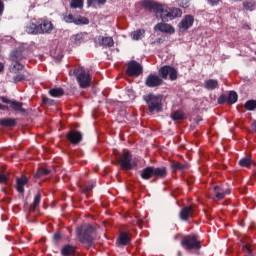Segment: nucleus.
I'll use <instances>...</instances> for the list:
<instances>
[{
	"label": "nucleus",
	"mask_w": 256,
	"mask_h": 256,
	"mask_svg": "<svg viewBox=\"0 0 256 256\" xmlns=\"http://www.w3.org/2000/svg\"><path fill=\"white\" fill-rule=\"evenodd\" d=\"M13 69L16 71H23V65L16 61L13 65Z\"/></svg>",
	"instance_id": "obj_43"
},
{
	"label": "nucleus",
	"mask_w": 256,
	"mask_h": 256,
	"mask_svg": "<svg viewBox=\"0 0 256 256\" xmlns=\"http://www.w3.org/2000/svg\"><path fill=\"white\" fill-rule=\"evenodd\" d=\"M63 21H65V23L75 24V16H73V14H65L63 17Z\"/></svg>",
	"instance_id": "obj_38"
},
{
	"label": "nucleus",
	"mask_w": 256,
	"mask_h": 256,
	"mask_svg": "<svg viewBox=\"0 0 256 256\" xmlns=\"http://www.w3.org/2000/svg\"><path fill=\"white\" fill-rule=\"evenodd\" d=\"M154 30L160 31V33H167L168 35H173V33H175V27L163 22L156 24Z\"/></svg>",
	"instance_id": "obj_12"
},
{
	"label": "nucleus",
	"mask_w": 256,
	"mask_h": 256,
	"mask_svg": "<svg viewBox=\"0 0 256 256\" xmlns=\"http://www.w3.org/2000/svg\"><path fill=\"white\" fill-rule=\"evenodd\" d=\"M98 2L99 5H105V3L107 2V0H87V4L89 5V7H91V5H93V3Z\"/></svg>",
	"instance_id": "obj_41"
},
{
	"label": "nucleus",
	"mask_w": 256,
	"mask_h": 256,
	"mask_svg": "<svg viewBox=\"0 0 256 256\" xmlns=\"http://www.w3.org/2000/svg\"><path fill=\"white\" fill-rule=\"evenodd\" d=\"M91 189H93V184L86 186L83 191H91Z\"/></svg>",
	"instance_id": "obj_50"
},
{
	"label": "nucleus",
	"mask_w": 256,
	"mask_h": 256,
	"mask_svg": "<svg viewBox=\"0 0 256 256\" xmlns=\"http://www.w3.org/2000/svg\"><path fill=\"white\" fill-rule=\"evenodd\" d=\"M178 5L180 7H183L184 9H187V7H189V1H187V0H178Z\"/></svg>",
	"instance_id": "obj_42"
},
{
	"label": "nucleus",
	"mask_w": 256,
	"mask_h": 256,
	"mask_svg": "<svg viewBox=\"0 0 256 256\" xmlns=\"http://www.w3.org/2000/svg\"><path fill=\"white\" fill-rule=\"evenodd\" d=\"M237 99H238L237 92L231 91L228 95L227 103H229L230 105H233V103H237Z\"/></svg>",
	"instance_id": "obj_32"
},
{
	"label": "nucleus",
	"mask_w": 256,
	"mask_h": 256,
	"mask_svg": "<svg viewBox=\"0 0 256 256\" xmlns=\"http://www.w3.org/2000/svg\"><path fill=\"white\" fill-rule=\"evenodd\" d=\"M144 101L147 103L150 113H159V111L163 110L161 95L147 94L144 96Z\"/></svg>",
	"instance_id": "obj_3"
},
{
	"label": "nucleus",
	"mask_w": 256,
	"mask_h": 256,
	"mask_svg": "<svg viewBox=\"0 0 256 256\" xmlns=\"http://www.w3.org/2000/svg\"><path fill=\"white\" fill-rule=\"evenodd\" d=\"M119 243L120 245H129V243H131V238L129 237V234L121 232L119 236Z\"/></svg>",
	"instance_id": "obj_25"
},
{
	"label": "nucleus",
	"mask_w": 256,
	"mask_h": 256,
	"mask_svg": "<svg viewBox=\"0 0 256 256\" xmlns=\"http://www.w3.org/2000/svg\"><path fill=\"white\" fill-rule=\"evenodd\" d=\"M0 125L2 127H15L17 120L15 118H2L0 119Z\"/></svg>",
	"instance_id": "obj_20"
},
{
	"label": "nucleus",
	"mask_w": 256,
	"mask_h": 256,
	"mask_svg": "<svg viewBox=\"0 0 256 256\" xmlns=\"http://www.w3.org/2000/svg\"><path fill=\"white\" fill-rule=\"evenodd\" d=\"M154 177H158V179H165L167 177V169L165 167L155 168L153 167Z\"/></svg>",
	"instance_id": "obj_21"
},
{
	"label": "nucleus",
	"mask_w": 256,
	"mask_h": 256,
	"mask_svg": "<svg viewBox=\"0 0 256 256\" xmlns=\"http://www.w3.org/2000/svg\"><path fill=\"white\" fill-rule=\"evenodd\" d=\"M244 251H246V253H248V255H252L253 252L251 251V248L249 247V244H246L243 246Z\"/></svg>",
	"instance_id": "obj_45"
},
{
	"label": "nucleus",
	"mask_w": 256,
	"mask_h": 256,
	"mask_svg": "<svg viewBox=\"0 0 256 256\" xmlns=\"http://www.w3.org/2000/svg\"><path fill=\"white\" fill-rule=\"evenodd\" d=\"M12 60L17 61V58H15V56H12Z\"/></svg>",
	"instance_id": "obj_54"
},
{
	"label": "nucleus",
	"mask_w": 256,
	"mask_h": 256,
	"mask_svg": "<svg viewBox=\"0 0 256 256\" xmlns=\"http://www.w3.org/2000/svg\"><path fill=\"white\" fill-rule=\"evenodd\" d=\"M2 103H6L7 105H10L11 109L14 111H18V113L25 114L27 113V110L23 108V103L17 102L15 100H9L6 97L1 98Z\"/></svg>",
	"instance_id": "obj_9"
},
{
	"label": "nucleus",
	"mask_w": 256,
	"mask_h": 256,
	"mask_svg": "<svg viewBox=\"0 0 256 256\" xmlns=\"http://www.w3.org/2000/svg\"><path fill=\"white\" fill-rule=\"evenodd\" d=\"M171 119H173V121H181V119H185V114L179 110L175 111L171 114Z\"/></svg>",
	"instance_id": "obj_29"
},
{
	"label": "nucleus",
	"mask_w": 256,
	"mask_h": 256,
	"mask_svg": "<svg viewBox=\"0 0 256 256\" xmlns=\"http://www.w3.org/2000/svg\"><path fill=\"white\" fill-rule=\"evenodd\" d=\"M126 73L129 75V77H139V75L143 73V67L141 64L137 63V61H131L128 64Z\"/></svg>",
	"instance_id": "obj_7"
},
{
	"label": "nucleus",
	"mask_w": 256,
	"mask_h": 256,
	"mask_svg": "<svg viewBox=\"0 0 256 256\" xmlns=\"http://www.w3.org/2000/svg\"><path fill=\"white\" fill-rule=\"evenodd\" d=\"M159 73L162 79H167L169 77L170 81H176L177 79V70L171 66H163L160 68Z\"/></svg>",
	"instance_id": "obj_8"
},
{
	"label": "nucleus",
	"mask_w": 256,
	"mask_h": 256,
	"mask_svg": "<svg viewBox=\"0 0 256 256\" xmlns=\"http://www.w3.org/2000/svg\"><path fill=\"white\" fill-rule=\"evenodd\" d=\"M39 203H41V193L38 192L34 197L33 204L31 205V211H35V209L39 207Z\"/></svg>",
	"instance_id": "obj_30"
},
{
	"label": "nucleus",
	"mask_w": 256,
	"mask_h": 256,
	"mask_svg": "<svg viewBox=\"0 0 256 256\" xmlns=\"http://www.w3.org/2000/svg\"><path fill=\"white\" fill-rule=\"evenodd\" d=\"M17 191L18 193H24L25 192V185L29 183V178L27 177H22V178H17Z\"/></svg>",
	"instance_id": "obj_19"
},
{
	"label": "nucleus",
	"mask_w": 256,
	"mask_h": 256,
	"mask_svg": "<svg viewBox=\"0 0 256 256\" xmlns=\"http://www.w3.org/2000/svg\"><path fill=\"white\" fill-rule=\"evenodd\" d=\"M245 109H247V111H253L254 109H256V100H249L245 103Z\"/></svg>",
	"instance_id": "obj_34"
},
{
	"label": "nucleus",
	"mask_w": 256,
	"mask_h": 256,
	"mask_svg": "<svg viewBox=\"0 0 256 256\" xmlns=\"http://www.w3.org/2000/svg\"><path fill=\"white\" fill-rule=\"evenodd\" d=\"M244 7H245V9H253V7H255V3L246 2V3H244Z\"/></svg>",
	"instance_id": "obj_44"
},
{
	"label": "nucleus",
	"mask_w": 256,
	"mask_h": 256,
	"mask_svg": "<svg viewBox=\"0 0 256 256\" xmlns=\"http://www.w3.org/2000/svg\"><path fill=\"white\" fill-rule=\"evenodd\" d=\"M143 35H145V30H137L132 33V39L134 41H139V39H141V37H143Z\"/></svg>",
	"instance_id": "obj_33"
},
{
	"label": "nucleus",
	"mask_w": 256,
	"mask_h": 256,
	"mask_svg": "<svg viewBox=\"0 0 256 256\" xmlns=\"http://www.w3.org/2000/svg\"><path fill=\"white\" fill-rule=\"evenodd\" d=\"M183 12L179 8H170V18L169 21H173L176 17H181Z\"/></svg>",
	"instance_id": "obj_27"
},
{
	"label": "nucleus",
	"mask_w": 256,
	"mask_h": 256,
	"mask_svg": "<svg viewBox=\"0 0 256 256\" xmlns=\"http://www.w3.org/2000/svg\"><path fill=\"white\" fill-rule=\"evenodd\" d=\"M5 181H7V176L0 172V183H5Z\"/></svg>",
	"instance_id": "obj_46"
},
{
	"label": "nucleus",
	"mask_w": 256,
	"mask_h": 256,
	"mask_svg": "<svg viewBox=\"0 0 256 256\" xmlns=\"http://www.w3.org/2000/svg\"><path fill=\"white\" fill-rule=\"evenodd\" d=\"M193 217V207L188 206L181 210L180 212V219L182 221H187V219Z\"/></svg>",
	"instance_id": "obj_17"
},
{
	"label": "nucleus",
	"mask_w": 256,
	"mask_h": 256,
	"mask_svg": "<svg viewBox=\"0 0 256 256\" xmlns=\"http://www.w3.org/2000/svg\"><path fill=\"white\" fill-rule=\"evenodd\" d=\"M212 5H218L220 0H208Z\"/></svg>",
	"instance_id": "obj_48"
},
{
	"label": "nucleus",
	"mask_w": 256,
	"mask_h": 256,
	"mask_svg": "<svg viewBox=\"0 0 256 256\" xmlns=\"http://www.w3.org/2000/svg\"><path fill=\"white\" fill-rule=\"evenodd\" d=\"M54 239H55V241H59V239H61V234H59V233L55 234Z\"/></svg>",
	"instance_id": "obj_51"
},
{
	"label": "nucleus",
	"mask_w": 256,
	"mask_h": 256,
	"mask_svg": "<svg viewBox=\"0 0 256 256\" xmlns=\"http://www.w3.org/2000/svg\"><path fill=\"white\" fill-rule=\"evenodd\" d=\"M85 39V35L83 33H78V34H75L73 35L71 38H70V41L71 43H73L74 45H81V43H83Z\"/></svg>",
	"instance_id": "obj_22"
},
{
	"label": "nucleus",
	"mask_w": 256,
	"mask_h": 256,
	"mask_svg": "<svg viewBox=\"0 0 256 256\" xmlns=\"http://www.w3.org/2000/svg\"><path fill=\"white\" fill-rule=\"evenodd\" d=\"M218 102H219V103H225V96H220V97L218 98Z\"/></svg>",
	"instance_id": "obj_49"
},
{
	"label": "nucleus",
	"mask_w": 256,
	"mask_h": 256,
	"mask_svg": "<svg viewBox=\"0 0 256 256\" xmlns=\"http://www.w3.org/2000/svg\"><path fill=\"white\" fill-rule=\"evenodd\" d=\"M0 109H2L3 111H7V109H9V107L6 106V105H1L0 104Z\"/></svg>",
	"instance_id": "obj_52"
},
{
	"label": "nucleus",
	"mask_w": 256,
	"mask_h": 256,
	"mask_svg": "<svg viewBox=\"0 0 256 256\" xmlns=\"http://www.w3.org/2000/svg\"><path fill=\"white\" fill-rule=\"evenodd\" d=\"M71 7L73 9H81L83 7V0H71Z\"/></svg>",
	"instance_id": "obj_35"
},
{
	"label": "nucleus",
	"mask_w": 256,
	"mask_h": 256,
	"mask_svg": "<svg viewBox=\"0 0 256 256\" xmlns=\"http://www.w3.org/2000/svg\"><path fill=\"white\" fill-rule=\"evenodd\" d=\"M27 79V75L25 74H18L14 77L15 83H21V81H25Z\"/></svg>",
	"instance_id": "obj_39"
},
{
	"label": "nucleus",
	"mask_w": 256,
	"mask_h": 256,
	"mask_svg": "<svg viewBox=\"0 0 256 256\" xmlns=\"http://www.w3.org/2000/svg\"><path fill=\"white\" fill-rule=\"evenodd\" d=\"M142 179H151V177H155L153 173V167L144 168L141 172Z\"/></svg>",
	"instance_id": "obj_24"
},
{
	"label": "nucleus",
	"mask_w": 256,
	"mask_h": 256,
	"mask_svg": "<svg viewBox=\"0 0 256 256\" xmlns=\"http://www.w3.org/2000/svg\"><path fill=\"white\" fill-rule=\"evenodd\" d=\"M172 167L175 169V171H183L185 169V165L181 163H174L172 164Z\"/></svg>",
	"instance_id": "obj_40"
},
{
	"label": "nucleus",
	"mask_w": 256,
	"mask_h": 256,
	"mask_svg": "<svg viewBox=\"0 0 256 256\" xmlns=\"http://www.w3.org/2000/svg\"><path fill=\"white\" fill-rule=\"evenodd\" d=\"M142 5L146 9L153 11L156 17H160L162 21H169L171 8H169L167 5L159 4L153 0H143Z\"/></svg>",
	"instance_id": "obj_1"
},
{
	"label": "nucleus",
	"mask_w": 256,
	"mask_h": 256,
	"mask_svg": "<svg viewBox=\"0 0 256 256\" xmlns=\"http://www.w3.org/2000/svg\"><path fill=\"white\" fill-rule=\"evenodd\" d=\"M146 87H160V85H163V79L159 77L158 75L150 74L147 76L145 80Z\"/></svg>",
	"instance_id": "obj_10"
},
{
	"label": "nucleus",
	"mask_w": 256,
	"mask_h": 256,
	"mask_svg": "<svg viewBox=\"0 0 256 256\" xmlns=\"http://www.w3.org/2000/svg\"><path fill=\"white\" fill-rule=\"evenodd\" d=\"M3 69H5V66L3 65V63H0V73L3 71Z\"/></svg>",
	"instance_id": "obj_53"
},
{
	"label": "nucleus",
	"mask_w": 256,
	"mask_h": 256,
	"mask_svg": "<svg viewBox=\"0 0 256 256\" xmlns=\"http://www.w3.org/2000/svg\"><path fill=\"white\" fill-rule=\"evenodd\" d=\"M96 43H99V45H102L103 47H113L115 42L111 37L99 36L96 38Z\"/></svg>",
	"instance_id": "obj_16"
},
{
	"label": "nucleus",
	"mask_w": 256,
	"mask_h": 256,
	"mask_svg": "<svg viewBox=\"0 0 256 256\" xmlns=\"http://www.w3.org/2000/svg\"><path fill=\"white\" fill-rule=\"evenodd\" d=\"M214 193H215L214 200L221 201L222 199H225V195H231V189L229 188L225 189L224 187L216 186L214 187Z\"/></svg>",
	"instance_id": "obj_13"
},
{
	"label": "nucleus",
	"mask_w": 256,
	"mask_h": 256,
	"mask_svg": "<svg viewBox=\"0 0 256 256\" xmlns=\"http://www.w3.org/2000/svg\"><path fill=\"white\" fill-rule=\"evenodd\" d=\"M53 30V23L49 20H42L38 25L39 34L50 33Z\"/></svg>",
	"instance_id": "obj_15"
},
{
	"label": "nucleus",
	"mask_w": 256,
	"mask_h": 256,
	"mask_svg": "<svg viewBox=\"0 0 256 256\" xmlns=\"http://www.w3.org/2000/svg\"><path fill=\"white\" fill-rule=\"evenodd\" d=\"M253 163V161H251V159L249 158H242L240 161H239V165L241 167H250V165Z\"/></svg>",
	"instance_id": "obj_36"
},
{
	"label": "nucleus",
	"mask_w": 256,
	"mask_h": 256,
	"mask_svg": "<svg viewBox=\"0 0 256 256\" xmlns=\"http://www.w3.org/2000/svg\"><path fill=\"white\" fill-rule=\"evenodd\" d=\"M67 139L73 145H77V144L81 143V141L83 140V134L81 132H77L75 130H71L67 134Z\"/></svg>",
	"instance_id": "obj_14"
},
{
	"label": "nucleus",
	"mask_w": 256,
	"mask_h": 256,
	"mask_svg": "<svg viewBox=\"0 0 256 256\" xmlns=\"http://www.w3.org/2000/svg\"><path fill=\"white\" fill-rule=\"evenodd\" d=\"M76 231L80 243L88 245V247H91L93 245V240L95 239L93 237V233H95V228H93V226L89 224H84L78 227Z\"/></svg>",
	"instance_id": "obj_2"
},
{
	"label": "nucleus",
	"mask_w": 256,
	"mask_h": 256,
	"mask_svg": "<svg viewBox=\"0 0 256 256\" xmlns=\"http://www.w3.org/2000/svg\"><path fill=\"white\" fill-rule=\"evenodd\" d=\"M74 75L81 89H87V87L91 85V74L89 73V70L81 67L74 71Z\"/></svg>",
	"instance_id": "obj_4"
},
{
	"label": "nucleus",
	"mask_w": 256,
	"mask_h": 256,
	"mask_svg": "<svg viewBox=\"0 0 256 256\" xmlns=\"http://www.w3.org/2000/svg\"><path fill=\"white\" fill-rule=\"evenodd\" d=\"M49 173H50L49 169L40 168L35 174V177L36 178L43 177V175H49Z\"/></svg>",
	"instance_id": "obj_37"
},
{
	"label": "nucleus",
	"mask_w": 256,
	"mask_h": 256,
	"mask_svg": "<svg viewBox=\"0 0 256 256\" xmlns=\"http://www.w3.org/2000/svg\"><path fill=\"white\" fill-rule=\"evenodd\" d=\"M203 87L208 91H214V89H217V87H219V81L215 79H208L204 81Z\"/></svg>",
	"instance_id": "obj_18"
},
{
	"label": "nucleus",
	"mask_w": 256,
	"mask_h": 256,
	"mask_svg": "<svg viewBox=\"0 0 256 256\" xmlns=\"http://www.w3.org/2000/svg\"><path fill=\"white\" fill-rule=\"evenodd\" d=\"M5 7L3 6V2L0 0V15H3V10Z\"/></svg>",
	"instance_id": "obj_47"
},
{
	"label": "nucleus",
	"mask_w": 256,
	"mask_h": 256,
	"mask_svg": "<svg viewBox=\"0 0 256 256\" xmlns=\"http://www.w3.org/2000/svg\"><path fill=\"white\" fill-rule=\"evenodd\" d=\"M193 23H195V18L191 15H186L178 24V28L180 31H187V29L193 27Z\"/></svg>",
	"instance_id": "obj_11"
},
{
	"label": "nucleus",
	"mask_w": 256,
	"mask_h": 256,
	"mask_svg": "<svg viewBox=\"0 0 256 256\" xmlns=\"http://www.w3.org/2000/svg\"><path fill=\"white\" fill-rule=\"evenodd\" d=\"M61 253L63 256H72L75 253V248L71 245H66L62 248Z\"/></svg>",
	"instance_id": "obj_26"
},
{
	"label": "nucleus",
	"mask_w": 256,
	"mask_h": 256,
	"mask_svg": "<svg viewBox=\"0 0 256 256\" xmlns=\"http://www.w3.org/2000/svg\"><path fill=\"white\" fill-rule=\"evenodd\" d=\"M74 25H89V19L83 16H75Z\"/></svg>",
	"instance_id": "obj_28"
},
{
	"label": "nucleus",
	"mask_w": 256,
	"mask_h": 256,
	"mask_svg": "<svg viewBox=\"0 0 256 256\" xmlns=\"http://www.w3.org/2000/svg\"><path fill=\"white\" fill-rule=\"evenodd\" d=\"M181 245L187 251H191V249H201V242L197 240V236H185L181 241Z\"/></svg>",
	"instance_id": "obj_6"
},
{
	"label": "nucleus",
	"mask_w": 256,
	"mask_h": 256,
	"mask_svg": "<svg viewBox=\"0 0 256 256\" xmlns=\"http://www.w3.org/2000/svg\"><path fill=\"white\" fill-rule=\"evenodd\" d=\"M51 97H61L64 94V91L62 88H53L49 91Z\"/></svg>",
	"instance_id": "obj_31"
},
{
	"label": "nucleus",
	"mask_w": 256,
	"mask_h": 256,
	"mask_svg": "<svg viewBox=\"0 0 256 256\" xmlns=\"http://www.w3.org/2000/svg\"><path fill=\"white\" fill-rule=\"evenodd\" d=\"M26 33L29 35H37L39 34V26H37L35 23H30L26 27Z\"/></svg>",
	"instance_id": "obj_23"
},
{
	"label": "nucleus",
	"mask_w": 256,
	"mask_h": 256,
	"mask_svg": "<svg viewBox=\"0 0 256 256\" xmlns=\"http://www.w3.org/2000/svg\"><path fill=\"white\" fill-rule=\"evenodd\" d=\"M119 165L122 169H126V171H129L137 167V162L133 160L129 151H125L120 155Z\"/></svg>",
	"instance_id": "obj_5"
}]
</instances>
